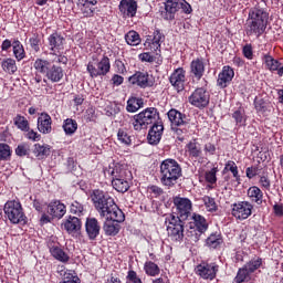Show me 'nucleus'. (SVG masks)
<instances>
[{
	"mask_svg": "<svg viewBox=\"0 0 283 283\" xmlns=\"http://www.w3.org/2000/svg\"><path fill=\"white\" fill-rule=\"evenodd\" d=\"M270 10L266 4L258 3L249 10L248 19L245 20L247 36H256L260 39L269 25Z\"/></svg>",
	"mask_w": 283,
	"mask_h": 283,
	"instance_id": "f257e3e1",
	"label": "nucleus"
},
{
	"mask_svg": "<svg viewBox=\"0 0 283 283\" xmlns=\"http://www.w3.org/2000/svg\"><path fill=\"white\" fill-rule=\"evenodd\" d=\"M91 198L99 218H107L108 216L113 219L118 218L119 220L123 218V210L118 208V205H116V201L109 196V192L95 189Z\"/></svg>",
	"mask_w": 283,
	"mask_h": 283,
	"instance_id": "f03ea898",
	"label": "nucleus"
},
{
	"mask_svg": "<svg viewBox=\"0 0 283 283\" xmlns=\"http://www.w3.org/2000/svg\"><path fill=\"white\" fill-rule=\"evenodd\" d=\"M182 178V166L174 158L164 159L159 165V180L163 187L171 189Z\"/></svg>",
	"mask_w": 283,
	"mask_h": 283,
	"instance_id": "7ed1b4c3",
	"label": "nucleus"
},
{
	"mask_svg": "<svg viewBox=\"0 0 283 283\" xmlns=\"http://www.w3.org/2000/svg\"><path fill=\"white\" fill-rule=\"evenodd\" d=\"M54 60L51 62L50 60L38 57L34 63L33 67L36 74H43L45 78H43V83H61L63 81V76H65V71L61 65L54 64Z\"/></svg>",
	"mask_w": 283,
	"mask_h": 283,
	"instance_id": "20e7f679",
	"label": "nucleus"
},
{
	"mask_svg": "<svg viewBox=\"0 0 283 283\" xmlns=\"http://www.w3.org/2000/svg\"><path fill=\"white\" fill-rule=\"evenodd\" d=\"M132 125L135 132H143V129H149V125H156L160 123V112L156 107H147L140 113L133 116Z\"/></svg>",
	"mask_w": 283,
	"mask_h": 283,
	"instance_id": "39448f33",
	"label": "nucleus"
},
{
	"mask_svg": "<svg viewBox=\"0 0 283 283\" xmlns=\"http://www.w3.org/2000/svg\"><path fill=\"white\" fill-rule=\"evenodd\" d=\"M167 116L168 120H170L171 130L176 134L178 140H185V136L189 134V129L191 127L187 115L176 108H171L168 111Z\"/></svg>",
	"mask_w": 283,
	"mask_h": 283,
	"instance_id": "423d86ee",
	"label": "nucleus"
},
{
	"mask_svg": "<svg viewBox=\"0 0 283 283\" xmlns=\"http://www.w3.org/2000/svg\"><path fill=\"white\" fill-rule=\"evenodd\" d=\"M187 220L176 217V213H169L165 217L166 231L172 242H182L185 240V222Z\"/></svg>",
	"mask_w": 283,
	"mask_h": 283,
	"instance_id": "0eeeda50",
	"label": "nucleus"
},
{
	"mask_svg": "<svg viewBox=\"0 0 283 283\" xmlns=\"http://www.w3.org/2000/svg\"><path fill=\"white\" fill-rule=\"evenodd\" d=\"M46 212H43L40 218V224H50L53 220H61L67 213V206L61 202L59 199H53L49 203H45Z\"/></svg>",
	"mask_w": 283,
	"mask_h": 283,
	"instance_id": "6e6552de",
	"label": "nucleus"
},
{
	"mask_svg": "<svg viewBox=\"0 0 283 283\" xmlns=\"http://www.w3.org/2000/svg\"><path fill=\"white\" fill-rule=\"evenodd\" d=\"M49 48L52 56H55L53 62L60 63L62 65H67L69 59L63 54V50H65V38L59 33L54 32L48 38Z\"/></svg>",
	"mask_w": 283,
	"mask_h": 283,
	"instance_id": "1a4fd4ad",
	"label": "nucleus"
},
{
	"mask_svg": "<svg viewBox=\"0 0 283 283\" xmlns=\"http://www.w3.org/2000/svg\"><path fill=\"white\" fill-rule=\"evenodd\" d=\"M4 216L11 224H28V217L23 211V206L19 200H9L4 203Z\"/></svg>",
	"mask_w": 283,
	"mask_h": 283,
	"instance_id": "9d476101",
	"label": "nucleus"
},
{
	"mask_svg": "<svg viewBox=\"0 0 283 283\" xmlns=\"http://www.w3.org/2000/svg\"><path fill=\"white\" fill-rule=\"evenodd\" d=\"M264 261L260 256H255L240 268L234 277V283H243L251 280V275L262 268Z\"/></svg>",
	"mask_w": 283,
	"mask_h": 283,
	"instance_id": "9b49d317",
	"label": "nucleus"
},
{
	"mask_svg": "<svg viewBox=\"0 0 283 283\" xmlns=\"http://www.w3.org/2000/svg\"><path fill=\"white\" fill-rule=\"evenodd\" d=\"M109 70H112V63L109 62V57L107 55H103L101 61L93 59V61H90L86 66V71L88 72L91 78L107 76V74H109Z\"/></svg>",
	"mask_w": 283,
	"mask_h": 283,
	"instance_id": "f8f14e48",
	"label": "nucleus"
},
{
	"mask_svg": "<svg viewBox=\"0 0 283 283\" xmlns=\"http://www.w3.org/2000/svg\"><path fill=\"white\" fill-rule=\"evenodd\" d=\"M210 101L211 93L209 92L207 84L195 88L190 96H188V103H190L192 107H197V109L209 107Z\"/></svg>",
	"mask_w": 283,
	"mask_h": 283,
	"instance_id": "ddd939ff",
	"label": "nucleus"
},
{
	"mask_svg": "<svg viewBox=\"0 0 283 283\" xmlns=\"http://www.w3.org/2000/svg\"><path fill=\"white\" fill-rule=\"evenodd\" d=\"M220 271V265L216 262L201 261L196 268V273L201 277V280H209L213 282L218 277Z\"/></svg>",
	"mask_w": 283,
	"mask_h": 283,
	"instance_id": "4468645a",
	"label": "nucleus"
},
{
	"mask_svg": "<svg viewBox=\"0 0 283 283\" xmlns=\"http://www.w3.org/2000/svg\"><path fill=\"white\" fill-rule=\"evenodd\" d=\"M128 81L130 85H136L140 90H147V87H154L156 85V78L147 71H136Z\"/></svg>",
	"mask_w": 283,
	"mask_h": 283,
	"instance_id": "2eb2a0df",
	"label": "nucleus"
},
{
	"mask_svg": "<svg viewBox=\"0 0 283 283\" xmlns=\"http://www.w3.org/2000/svg\"><path fill=\"white\" fill-rule=\"evenodd\" d=\"M104 176L108 180H132L134 177L128 169L123 168L120 165L108 166L104 168Z\"/></svg>",
	"mask_w": 283,
	"mask_h": 283,
	"instance_id": "dca6fc26",
	"label": "nucleus"
},
{
	"mask_svg": "<svg viewBox=\"0 0 283 283\" xmlns=\"http://www.w3.org/2000/svg\"><path fill=\"white\" fill-rule=\"evenodd\" d=\"M253 213V203L251 201H238L231 205V216L235 220H248Z\"/></svg>",
	"mask_w": 283,
	"mask_h": 283,
	"instance_id": "f3484780",
	"label": "nucleus"
},
{
	"mask_svg": "<svg viewBox=\"0 0 283 283\" xmlns=\"http://www.w3.org/2000/svg\"><path fill=\"white\" fill-rule=\"evenodd\" d=\"M106 220L103 223V231L107 238H115L120 233V223L125 220V212L122 211V219L112 218V214L104 217Z\"/></svg>",
	"mask_w": 283,
	"mask_h": 283,
	"instance_id": "a211bd4d",
	"label": "nucleus"
},
{
	"mask_svg": "<svg viewBox=\"0 0 283 283\" xmlns=\"http://www.w3.org/2000/svg\"><path fill=\"white\" fill-rule=\"evenodd\" d=\"M176 207V218H180L181 220H189V216H191V209L193 203L189 200V198L175 197L172 200Z\"/></svg>",
	"mask_w": 283,
	"mask_h": 283,
	"instance_id": "6ab92c4d",
	"label": "nucleus"
},
{
	"mask_svg": "<svg viewBox=\"0 0 283 283\" xmlns=\"http://www.w3.org/2000/svg\"><path fill=\"white\" fill-rule=\"evenodd\" d=\"M192 220L193 222L190 223V229H192L195 234H192L191 238L195 242H198V240H200V235L209 231V222H207V219L202 214L198 213L192 214Z\"/></svg>",
	"mask_w": 283,
	"mask_h": 283,
	"instance_id": "aec40b11",
	"label": "nucleus"
},
{
	"mask_svg": "<svg viewBox=\"0 0 283 283\" xmlns=\"http://www.w3.org/2000/svg\"><path fill=\"white\" fill-rule=\"evenodd\" d=\"M169 83L176 90L177 94L185 92V83H187V71L185 67H177L169 76Z\"/></svg>",
	"mask_w": 283,
	"mask_h": 283,
	"instance_id": "412c9836",
	"label": "nucleus"
},
{
	"mask_svg": "<svg viewBox=\"0 0 283 283\" xmlns=\"http://www.w3.org/2000/svg\"><path fill=\"white\" fill-rule=\"evenodd\" d=\"M62 227L70 235H74L76 233H81V229H83V221L78 217H74L72 214L66 216V218L62 222Z\"/></svg>",
	"mask_w": 283,
	"mask_h": 283,
	"instance_id": "4be33fe9",
	"label": "nucleus"
},
{
	"mask_svg": "<svg viewBox=\"0 0 283 283\" xmlns=\"http://www.w3.org/2000/svg\"><path fill=\"white\" fill-rule=\"evenodd\" d=\"M179 11V4L176 0H166L164 2V9H161L160 17L164 21H174L176 13Z\"/></svg>",
	"mask_w": 283,
	"mask_h": 283,
	"instance_id": "5701e85b",
	"label": "nucleus"
},
{
	"mask_svg": "<svg viewBox=\"0 0 283 283\" xmlns=\"http://www.w3.org/2000/svg\"><path fill=\"white\" fill-rule=\"evenodd\" d=\"M163 41H165V34L160 32V29H156L153 35L147 36L144 45L145 48H149L151 52H160Z\"/></svg>",
	"mask_w": 283,
	"mask_h": 283,
	"instance_id": "b1692460",
	"label": "nucleus"
},
{
	"mask_svg": "<svg viewBox=\"0 0 283 283\" xmlns=\"http://www.w3.org/2000/svg\"><path fill=\"white\" fill-rule=\"evenodd\" d=\"M85 232L88 240L94 241L101 235V223L94 217L86 218Z\"/></svg>",
	"mask_w": 283,
	"mask_h": 283,
	"instance_id": "393cba45",
	"label": "nucleus"
},
{
	"mask_svg": "<svg viewBox=\"0 0 283 283\" xmlns=\"http://www.w3.org/2000/svg\"><path fill=\"white\" fill-rule=\"evenodd\" d=\"M207 70V64L202 57H197L190 62V71L189 74L196 81H200L202 76H205V72Z\"/></svg>",
	"mask_w": 283,
	"mask_h": 283,
	"instance_id": "a878e982",
	"label": "nucleus"
},
{
	"mask_svg": "<svg viewBox=\"0 0 283 283\" xmlns=\"http://www.w3.org/2000/svg\"><path fill=\"white\" fill-rule=\"evenodd\" d=\"M235 76V71H233V67L226 65L222 67V71L218 75L217 85L221 90H224L226 87H229V83L233 81V77Z\"/></svg>",
	"mask_w": 283,
	"mask_h": 283,
	"instance_id": "bb28decb",
	"label": "nucleus"
},
{
	"mask_svg": "<svg viewBox=\"0 0 283 283\" xmlns=\"http://www.w3.org/2000/svg\"><path fill=\"white\" fill-rule=\"evenodd\" d=\"M164 132H165V125H163V120L155 123L148 132L147 140L149 145H158V143L163 140Z\"/></svg>",
	"mask_w": 283,
	"mask_h": 283,
	"instance_id": "cd10ccee",
	"label": "nucleus"
},
{
	"mask_svg": "<svg viewBox=\"0 0 283 283\" xmlns=\"http://www.w3.org/2000/svg\"><path fill=\"white\" fill-rule=\"evenodd\" d=\"M185 149L191 160H200L202 158V144L198 142V138H192L187 143Z\"/></svg>",
	"mask_w": 283,
	"mask_h": 283,
	"instance_id": "c85d7f7f",
	"label": "nucleus"
},
{
	"mask_svg": "<svg viewBox=\"0 0 283 283\" xmlns=\"http://www.w3.org/2000/svg\"><path fill=\"white\" fill-rule=\"evenodd\" d=\"M36 127L40 134H52V116L46 112L40 113Z\"/></svg>",
	"mask_w": 283,
	"mask_h": 283,
	"instance_id": "c756f323",
	"label": "nucleus"
},
{
	"mask_svg": "<svg viewBox=\"0 0 283 283\" xmlns=\"http://www.w3.org/2000/svg\"><path fill=\"white\" fill-rule=\"evenodd\" d=\"M118 8L123 17L134 18L138 12V3L135 0H122Z\"/></svg>",
	"mask_w": 283,
	"mask_h": 283,
	"instance_id": "7c9ffc66",
	"label": "nucleus"
},
{
	"mask_svg": "<svg viewBox=\"0 0 283 283\" xmlns=\"http://www.w3.org/2000/svg\"><path fill=\"white\" fill-rule=\"evenodd\" d=\"M76 8L84 19H92L96 14V4L87 2V0H77Z\"/></svg>",
	"mask_w": 283,
	"mask_h": 283,
	"instance_id": "2f4dec72",
	"label": "nucleus"
},
{
	"mask_svg": "<svg viewBox=\"0 0 283 283\" xmlns=\"http://www.w3.org/2000/svg\"><path fill=\"white\" fill-rule=\"evenodd\" d=\"M224 244V239L222 238V232H212L206 239V247H209L212 250L220 249Z\"/></svg>",
	"mask_w": 283,
	"mask_h": 283,
	"instance_id": "473e14b6",
	"label": "nucleus"
},
{
	"mask_svg": "<svg viewBox=\"0 0 283 283\" xmlns=\"http://www.w3.org/2000/svg\"><path fill=\"white\" fill-rule=\"evenodd\" d=\"M247 195L251 202H255V205H262L264 200V192L258 186L250 187L247 191Z\"/></svg>",
	"mask_w": 283,
	"mask_h": 283,
	"instance_id": "72a5a7b5",
	"label": "nucleus"
},
{
	"mask_svg": "<svg viewBox=\"0 0 283 283\" xmlns=\"http://www.w3.org/2000/svg\"><path fill=\"white\" fill-rule=\"evenodd\" d=\"M50 253H51L52 258L57 260V262H62L63 264H67V262H70V255L66 254L65 250H63L59 245L51 247Z\"/></svg>",
	"mask_w": 283,
	"mask_h": 283,
	"instance_id": "f704fd0d",
	"label": "nucleus"
},
{
	"mask_svg": "<svg viewBox=\"0 0 283 283\" xmlns=\"http://www.w3.org/2000/svg\"><path fill=\"white\" fill-rule=\"evenodd\" d=\"M50 145L44 144H34L33 146V154L35 156V158H39V160H44V158H48V156H50L51 150H50Z\"/></svg>",
	"mask_w": 283,
	"mask_h": 283,
	"instance_id": "c9c22d12",
	"label": "nucleus"
},
{
	"mask_svg": "<svg viewBox=\"0 0 283 283\" xmlns=\"http://www.w3.org/2000/svg\"><path fill=\"white\" fill-rule=\"evenodd\" d=\"M62 128L65 136H74V134H76V129H78V123L76 119L66 118L63 120Z\"/></svg>",
	"mask_w": 283,
	"mask_h": 283,
	"instance_id": "e433bc0d",
	"label": "nucleus"
},
{
	"mask_svg": "<svg viewBox=\"0 0 283 283\" xmlns=\"http://www.w3.org/2000/svg\"><path fill=\"white\" fill-rule=\"evenodd\" d=\"M227 171L232 172V176H233L235 182H238V185H240L242 182V178L240 177V171L238 170V165L235 164V161L228 160L226 163L222 174H227Z\"/></svg>",
	"mask_w": 283,
	"mask_h": 283,
	"instance_id": "4c0bfd02",
	"label": "nucleus"
},
{
	"mask_svg": "<svg viewBox=\"0 0 283 283\" xmlns=\"http://www.w3.org/2000/svg\"><path fill=\"white\" fill-rule=\"evenodd\" d=\"M232 118L234 119V123L237 127H247V112L244 108L239 107L232 113Z\"/></svg>",
	"mask_w": 283,
	"mask_h": 283,
	"instance_id": "58836bf2",
	"label": "nucleus"
},
{
	"mask_svg": "<svg viewBox=\"0 0 283 283\" xmlns=\"http://www.w3.org/2000/svg\"><path fill=\"white\" fill-rule=\"evenodd\" d=\"M13 56L17 61H23L25 59V48L19 39L13 40L12 42Z\"/></svg>",
	"mask_w": 283,
	"mask_h": 283,
	"instance_id": "ea45409f",
	"label": "nucleus"
},
{
	"mask_svg": "<svg viewBox=\"0 0 283 283\" xmlns=\"http://www.w3.org/2000/svg\"><path fill=\"white\" fill-rule=\"evenodd\" d=\"M124 39L127 43V45H130L133 48H136L137 45H140L142 39L140 34L137 31L130 30L125 35Z\"/></svg>",
	"mask_w": 283,
	"mask_h": 283,
	"instance_id": "a19ab883",
	"label": "nucleus"
},
{
	"mask_svg": "<svg viewBox=\"0 0 283 283\" xmlns=\"http://www.w3.org/2000/svg\"><path fill=\"white\" fill-rule=\"evenodd\" d=\"M144 272L148 277H156L160 275V266H158L154 261H146L144 263Z\"/></svg>",
	"mask_w": 283,
	"mask_h": 283,
	"instance_id": "79ce46f5",
	"label": "nucleus"
},
{
	"mask_svg": "<svg viewBox=\"0 0 283 283\" xmlns=\"http://www.w3.org/2000/svg\"><path fill=\"white\" fill-rule=\"evenodd\" d=\"M262 61H263L266 70H269L270 72H277V67H280V65H282V63H280V61L273 59V56H271V54H269V53L263 54Z\"/></svg>",
	"mask_w": 283,
	"mask_h": 283,
	"instance_id": "37998d69",
	"label": "nucleus"
},
{
	"mask_svg": "<svg viewBox=\"0 0 283 283\" xmlns=\"http://www.w3.org/2000/svg\"><path fill=\"white\" fill-rule=\"evenodd\" d=\"M143 105H145V102L143 101V98L130 97L127 101L126 111L129 112L130 114H134L138 112L140 107H143Z\"/></svg>",
	"mask_w": 283,
	"mask_h": 283,
	"instance_id": "c03bdc74",
	"label": "nucleus"
},
{
	"mask_svg": "<svg viewBox=\"0 0 283 283\" xmlns=\"http://www.w3.org/2000/svg\"><path fill=\"white\" fill-rule=\"evenodd\" d=\"M1 67L7 74H17V70H19V67H17V60L12 57L4 59L1 62Z\"/></svg>",
	"mask_w": 283,
	"mask_h": 283,
	"instance_id": "a18cd8bd",
	"label": "nucleus"
},
{
	"mask_svg": "<svg viewBox=\"0 0 283 283\" xmlns=\"http://www.w3.org/2000/svg\"><path fill=\"white\" fill-rule=\"evenodd\" d=\"M13 125L17 127V129H20V132H29L30 130V122L25 116L18 114L13 118Z\"/></svg>",
	"mask_w": 283,
	"mask_h": 283,
	"instance_id": "49530a36",
	"label": "nucleus"
},
{
	"mask_svg": "<svg viewBox=\"0 0 283 283\" xmlns=\"http://www.w3.org/2000/svg\"><path fill=\"white\" fill-rule=\"evenodd\" d=\"M129 181L130 180L125 179H114L112 187L115 191H118V193H126V191H129Z\"/></svg>",
	"mask_w": 283,
	"mask_h": 283,
	"instance_id": "de8ad7c7",
	"label": "nucleus"
},
{
	"mask_svg": "<svg viewBox=\"0 0 283 283\" xmlns=\"http://www.w3.org/2000/svg\"><path fill=\"white\" fill-rule=\"evenodd\" d=\"M12 158V148L6 143H0V163H7Z\"/></svg>",
	"mask_w": 283,
	"mask_h": 283,
	"instance_id": "09e8293b",
	"label": "nucleus"
},
{
	"mask_svg": "<svg viewBox=\"0 0 283 283\" xmlns=\"http://www.w3.org/2000/svg\"><path fill=\"white\" fill-rule=\"evenodd\" d=\"M202 202L209 213H216V211H218V203H216V199L213 197L203 196Z\"/></svg>",
	"mask_w": 283,
	"mask_h": 283,
	"instance_id": "8fccbe9b",
	"label": "nucleus"
},
{
	"mask_svg": "<svg viewBox=\"0 0 283 283\" xmlns=\"http://www.w3.org/2000/svg\"><path fill=\"white\" fill-rule=\"evenodd\" d=\"M70 213H73V216H77L78 218H81V216H85V206L75 200L70 206Z\"/></svg>",
	"mask_w": 283,
	"mask_h": 283,
	"instance_id": "3c124183",
	"label": "nucleus"
},
{
	"mask_svg": "<svg viewBox=\"0 0 283 283\" xmlns=\"http://www.w3.org/2000/svg\"><path fill=\"white\" fill-rule=\"evenodd\" d=\"M117 140L122 143V145H126V147H129L132 145V136L125 128H119L117 132Z\"/></svg>",
	"mask_w": 283,
	"mask_h": 283,
	"instance_id": "603ef678",
	"label": "nucleus"
},
{
	"mask_svg": "<svg viewBox=\"0 0 283 283\" xmlns=\"http://www.w3.org/2000/svg\"><path fill=\"white\" fill-rule=\"evenodd\" d=\"M218 171H220V169H218V166L206 171L205 179H206V182H208V185H216V182H218V177H217Z\"/></svg>",
	"mask_w": 283,
	"mask_h": 283,
	"instance_id": "864d4df0",
	"label": "nucleus"
},
{
	"mask_svg": "<svg viewBox=\"0 0 283 283\" xmlns=\"http://www.w3.org/2000/svg\"><path fill=\"white\" fill-rule=\"evenodd\" d=\"M30 48L33 52H41V35L36 32L29 39Z\"/></svg>",
	"mask_w": 283,
	"mask_h": 283,
	"instance_id": "5fc2aeb1",
	"label": "nucleus"
},
{
	"mask_svg": "<svg viewBox=\"0 0 283 283\" xmlns=\"http://www.w3.org/2000/svg\"><path fill=\"white\" fill-rule=\"evenodd\" d=\"M15 156H19L20 158L30 156V145L27 143L19 144L15 148Z\"/></svg>",
	"mask_w": 283,
	"mask_h": 283,
	"instance_id": "6e6d98bb",
	"label": "nucleus"
},
{
	"mask_svg": "<svg viewBox=\"0 0 283 283\" xmlns=\"http://www.w3.org/2000/svg\"><path fill=\"white\" fill-rule=\"evenodd\" d=\"M259 187L263 191H271V179L269 178V175L259 176Z\"/></svg>",
	"mask_w": 283,
	"mask_h": 283,
	"instance_id": "4d7b16f0",
	"label": "nucleus"
},
{
	"mask_svg": "<svg viewBox=\"0 0 283 283\" xmlns=\"http://www.w3.org/2000/svg\"><path fill=\"white\" fill-rule=\"evenodd\" d=\"M260 171H262V168H260V166H250L245 169V176L249 180H253L255 176H260Z\"/></svg>",
	"mask_w": 283,
	"mask_h": 283,
	"instance_id": "13d9d810",
	"label": "nucleus"
},
{
	"mask_svg": "<svg viewBox=\"0 0 283 283\" xmlns=\"http://www.w3.org/2000/svg\"><path fill=\"white\" fill-rule=\"evenodd\" d=\"M126 283H143V280L136 271L129 270L126 275Z\"/></svg>",
	"mask_w": 283,
	"mask_h": 283,
	"instance_id": "bf43d9fd",
	"label": "nucleus"
},
{
	"mask_svg": "<svg viewBox=\"0 0 283 283\" xmlns=\"http://www.w3.org/2000/svg\"><path fill=\"white\" fill-rule=\"evenodd\" d=\"M24 134L28 140H32L33 143L41 140V134L36 133L34 129H30V126H29V130L24 132Z\"/></svg>",
	"mask_w": 283,
	"mask_h": 283,
	"instance_id": "052dcab7",
	"label": "nucleus"
},
{
	"mask_svg": "<svg viewBox=\"0 0 283 283\" xmlns=\"http://www.w3.org/2000/svg\"><path fill=\"white\" fill-rule=\"evenodd\" d=\"M242 54L248 61H253V45L251 43L245 44L242 48Z\"/></svg>",
	"mask_w": 283,
	"mask_h": 283,
	"instance_id": "680f3d73",
	"label": "nucleus"
},
{
	"mask_svg": "<svg viewBox=\"0 0 283 283\" xmlns=\"http://www.w3.org/2000/svg\"><path fill=\"white\" fill-rule=\"evenodd\" d=\"M138 59H139V61H142V63H154L156 61V56H154L149 52L140 53L138 55Z\"/></svg>",
	"mask_w": 283,
	"mask_h": 283,
	"instance_id": "e2e57ef3",
	"label": "nucleus"
},
{
	"mask_svg": "<svg viewBox=\"0 0 283 283\" xmlns=\"http://www.w3.org/2000/svg\"><path fill=\"white\" fill-rule=\"evenodd\" d=\"M179 10H182L185 14H191L193 12V9L191 8V4L187 2V0H180L178 1Z\"/></svg>",
	"mask_w": 283,
	"mask_h": 283,
	"instance_id": "0e129e2a",
	"label": "nucleus"
},
{
	"mask_svg": "<svg viewBox=\"0 0 283 283\" xmlns=\"http://www.w3.org/2000/svg\"><path fill=\"white\" fill-rule=\"evenodd\" d=\"M254 108L256 109V112H260L261 114H264V112H266V102H264L263 98L254 99Z\"/></svg>",
	"mask_w": 283,
	"mask_h": 283,
	"instance_id": "69168bd1",
	"label": "nucleus"
},
{
	"mask_svg": "<svg viewBox=\"0 0 283 283\" xmlns=\"http://www.w3.org/2000/svg\"><path fill=\"white\" fill-rule=\"evenodd\" d=\"M203 151L206 156H214L216 155V145L212 143H207L203 146Z\"/></svg>",
	"mask_w": 283,
	"mask_h": 283,
	"instance_id": "338daca9",
	"label": "nucleus"
},
{
	"mask_svg": "<svg viewBox=\"0 0 283 283\" xmlns=\"http://www.w3.org/2000/svg\"><path fill=\"white\" fill-rule=\"evenodd\" d=\"M148 191H150V193H154L155 198H159V196H163V193H165V190L156 185L149 186Z\"/></svg>",
	"mask_w": 283,
	"mask_h": 283,
	"instance_id": "774afa93",
	"label": "nucleus"
}]
</instances>
